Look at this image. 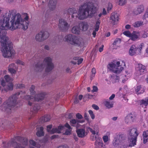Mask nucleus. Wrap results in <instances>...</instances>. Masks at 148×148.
<instances>
[{"instance_id": "1", "label": "nucleus", "mask_w": 148, "mask_h": 148, "mask_svg": "<svg viewBox=\"0 0 148 148\" xmlns=\"http://www.w3.org/2000/svg\"><path fill=\"white\" fill-rule=\"evenodd\" d=\"M13 11H9V12L6 14V16L8 17L5 16L4 18H6L9 19L7 25L9 27V28L7 29H2L0 28V37H6V33L5 31L3 30H7L10 29L13 30L18 28H20L19 26L20 25L22 26V28L24 30L27 29L28 27L29 24V16L27 14L26 16L23 19L21 18V15L19 13H18L14 16H13L12 18V20L10 21L11 24H9V21L11 15H13L12 14Z\"/></svg>"}, {"instance_id": "2", "label": "nucleus", "mask_w": 148, "mask_h": 148, "mask_svg": "<svg viewBox=\"0 0 148 148\" xmlns=\"http://www.w3.org/2000/svg\"><path fill=\"white\" fill-rule=\"evenodd\" d=\"M96 11V8L93 3L87 2L79 7L77 15H76L75 16H78L80 20H83L88 17L91 18L94 16Z\"/></svg>"}, {"instance_id": "3", "label": "nucleus", "mask_w": 148, "mask_h": 148, "mask_svg": "<svg viewBox=\"0 0 148 148\" xmlns=\"http://www.w3.org/2000/svg\"><path fill=\"white\" fill-rule=\"evenodd\" d=\"M0 43L1 46L4 47L2 53L4 58H8L14 56L15 52L13 49L12 43L9 38H0Z\"/></svg>"}, {"instance_id": "4", "label": "nucleus", "mask_w": 148, "mask_h": 148, "mask_svg": "<svg viewBox=\"0 0 148 148\" xmlns=\"http://www.w3.org/2000/svg\"><path fill=\"white\" fill-rule=\"evenodd\" d=\"M43 63L46 67L45 71L47 72H50L54 67L51 58L50 57H47L44 59L43 63L40 62L36 64L35 70L38 71H42L45 66Z\"/></svg>"}, {"instance_id": "5", "label": "nucleus", "mask_w": 148, "mask_h": 148, "mask_svg": "<svg viewBox=\"0 0 148 148\" xmlns=\"http://www.w3.org/2000/svg\"><path fill=\"white\" fill-rule=\"evenodd\" d=\"M19 95L20 93L18 92L11 96L8 99L7 105L5 106V111L8 114L11 113L12 107L14 106L16 104V100L17 99L16 96H18Z\"/></svg>"}, {"instance_id": "6", "label": "nucleus", "mask_w": 148, "mask_h": 148, "mask_svg": "<svg viewBox=\"0 0 148 148\" xmlns=\"http://www.w3.org/2000/svg\"><path fill=\"white\" fill-rule=\"evenodd\" d=\"M138 135L136 128H133L130 130L128 136V141L129 143V146L132 147L136 144L137 137Z\"/></svg>"}, {"instance_id": "7", "label": "nucleus", "mask_w": 148, "mask_h": 148, "mask_svg": "<svg viewBox=\"0 0 148 148\" xmlns=\"http://www.w3.org/2000/svg\"><path fill=\"white\" fill-rule=\"evenodd\" d=\"M120 62L119 61L117 62L116 63H112L108 66V69L111 70L116 73L119 74L123 69V68L120 65Z\"/></svg>"}, {"instance_id": "8", "label": "nucleus", "mask_w": 148, "mask_h": 148, "mask_svg": "<svg viewBox=\"0 0 148 148\" xmlns=\"http://www.w3.org/2000/svg\"><path fill=\"white\" fill-rule=\"evenodd\" d=\"M52 127V125H50L47 126V131L51 134H52L55 133H61L60 131L63 130L64 127L63 125H60L59 126L58 128H54L51 130Z\"/></svg>"}, {"instance_id": "9", "label": "nucleus", "mask_w": 148, "mask_h": 148, "mask_svg": "<svg viewBox=\"0 0 148 148\" xmlns=\"http://www.w3.org/2000/svg\"><path fill=\"white\" fill-rule=\"evenodd\" d=\"M70 26V25L64 20L61 19L59 20V27L60 29L63 31H67Z\"/></svg>"}, {"instance_id": "10", "label": "nucleus", "mask_w": 148, "mask_h": 148, "mask_svg": "<svg viewBox=\"0 0 148 148\" xmlns=\"http://www.w3.org/2000/svg\"><path fill=\"white\" fill-rule=\"evenodd\" d=\"M136 115L135 112H132L128 114L125 118V122L127 124L132 123L136 120Z\"/></svg>"}, {"instance_id": "11", "label": "nucleus", "mask_w": 148, "mask_h": 148, "mask_svg": "<svg viewBox=\"0 0 148 148\" xmlns=\"http://www.w3.org/2000/svg\"><path fill=\"white\" fill-rule=\"evenodd\" d=\"M119 19V15L115 12L112 13L110 17L111 22L114 25L117 23Z\"/></svg>"}, {"instance_id": "12", "label": "nucleus", "mask_w": 148, "mask_h": 148, "mask_svg": "<svg viewBox=\"0 0 148 148\" xmlns=\"http://www.w3.org/2000/svg\"><path fill=\"white\" fill-rule=\"evenodd\" d=\"M66 40L73 45H79L81 43L79 38H66Z\"/></svg>"}, {"instance_id": "13", "label": "nucleus", "mask_w": 148, "mask_h": 148, "mask_svg": "<svg viewBox=\"0 0 148 148\" xmlns=\"http://www.w3.org/2000/svg\"><path fill=\"white\" fill-rule=\"evenodd\" d=\"M93 138L92 140H96L95 143V148H101L102 147L103 143H102V140L101 138H97L95 135V137L93 136Z\"/></svg>"}, {"instance_id": "14", "label": "nucleus", "mask_w": 148, "mask_h": 148, "mask_svg": "<svg viewBox=\"0 0 148 148\" xmlns=\"http://www.w3.org/2000/svg\"><path fill=\"white\" fill-rule=\"evenodd\" d=\"M1 90L2 92L5 91L6 92L12 90L13 89V85L12 83H9L7 84H5V86L3 87Z\"/></svg>"}, {"instance_id": "15", "label": "nucleus", "mask_w": 148, "mask_h": 148, "mask_svg": "<svg viewBox=\"0 0 148 148\" xmlns=\"http://www.w3.org/2000/svg\"><path fill=\"white\" fill-rule=\"evenodd\" d=\"M76 132L77 136L80 138L84 137L87 134V132L84 129H78L76 130Z\"/></svg>"}, {"instance_id": "16", "label": "nucleus", "mask_w": 148, "mask_h": 148, "mask_svg": "<svg viewBox=\"0 0 148 148\" xmlns=\"http://www.w3.org/2000/svg\"><path fill=\"white\" fill-rule=\"evenodd\" d=\"M49 33L46 31L42 30L36 34V37H49Z\"/></svg>"}, {"instance_id": "17", "label": "nucleus", "mask_w": 148, "mask_h": 148, "mask_svg": "<svg viewBox=\"0 0 148 148\" xmlns=\"http://www.w3.org/2000/svg\"><path fill=\"white\" fill-rule=\"evenodd\" d=\"M17 139L20 140V142L23 145V146H22L21 144L17 143L18 145H19L20 147H24L25 148V146L27 145L28 140L27 139L23 138L19 136L17 137Z\"/></svg>"}, {"instance_id": "18", "label": "nucleus", "mask_w": 148, "mask_h": 148, "mask_svg": "<svg viewBox=\"0 0 148 148\" xmlns=\"http://www.w3.org/2000/svg\"><path fill=\"white\" fill-rule=\"evenodd\" d=\"M144 10V6L143 5L139 6L136 10H134L133 12L134 14L137 15L141 13Z\"/></svg>"}, {"instance_id": "19", "label": "nucleus", "mask_w": 148, "mask_h": 148, "mask_svg": "<svg viewBox=\"0 0 148 148\" xmlns=\"http://www.w3.org/2000/svg\"><path fill=\"white\" fill-rule=\"evenodd\" d=\"M43 127H38L36 128L37 132L36 133V135L38 137L44 136V133L43 131Z\"/></svg>"}, {"instance_id": "20", "label": "nucleus", "mask_w": 148, "mask_h": 148, "mask_svg": "<svg viewBox=\"0 0 148 148\" xmlns=\"http://www.w3.org/2000/svg\"><path fill=\"white\" fill-rule=\"evenodd\" d=\"M45 96V94L44 93H41L35 95L34 100L36 101H39L40 100L43 99Z\"/></svg>"}, {"instance_id": "21", "label": "nucleus", "mask_w": 148, "mask_h": 148, "mask_svg": "<svg viewBox=\"0 0 148 148\" xmlns=\"http://www.w3.org/2000/svg\"><path fill=\"white\" fill-rule=\"evenodd\" d=\"M138 73L140 75L143 74L145 69V67L141 64H138Z\"/></svg>"}, {"instance_id": "22", "label": "nucleus", "mask_w": 148, "mask_h": 148, "mask_svg": "<svg viewBox=\"0 0 148 148\" xmlns=\"http://www.w3.org/2000/svg\"><path fill=\"white\" fill-rule=\"evenodd\" d=\"M64 127H66L68 128L66 130L64 134L65 135H70L71 134V127L69 125L68 123H66L65 125L64 126H63ZM65 127L63 129H64Z\"/></svg>"}, {"instance_id": "23", "label": "nucleus", "mask_w": 148, "mask_h": 148, "mask_svg": "<svg viewBox=\"0 0 148 148\" xmlns=\"http://www.w3.org/2000/svg\"><path fill=\"white\" fill-rule=\"evenodd\" d=\"M57 2L56 1H53V0H50L49 2V7L50 9L53 10L56 7Z\"/></svg>"}, {"instance_id": "24", "label": "nucleus", "mask_w": 148, "mask_h": 148, "mask_svg": "<svg viewBox=\"0 0 148 148\" xmlns=\"http://www.w3.org/2000/svg\"><path fill=\"white\" fill-rule=\"evenodd\" d=\"M84 122L83 121H80L78 120H76L73 119H71L70 121V124L74 127L76 126L78 124V123H82Z\"/></svg>"}, {"instance_id": "25", "label": "nucleus", "mask_w": 148, "mask_h": 148, "mask_svg": "<svg viewBox=\"0 0 148 148\" xmlns=\"http://www.w3.org/2000/svg\"><path fill=\"white\" fill-rule=\"evenodd\" d=\"M143 142L144 144L148 142V130L143 132Z\"/></svg>"}, {"instance_id": "26", "label": "nucleus", "mask_w": 148, "mask_h": 148, "mask_svg": "<svg viewBox=\"0 0 148 148\" xmlns=\"http://www.w3.org/2000/svg\"><path fill=\"white\" fill-rule=\"evenodd\" d=\"M137 50V48L135 45H132L131 47L129 50V54L131 56H133L136 53V51Z\"/></svg>"}, {"instance_id": "27", "label": "nucleus", "mask_w": 148, "mask_h": 148, "mask_svg": "<svg viewBox=\"0 0 148 148\" xmlns=\"http://www.w3.org/2000/svg\"><path fill=\"white\" fill-rule=\"evenodd\" d=\"M51 119L50 115H46L42 117L40 119L41 121V123L44 122H47L50 120Z\"/></svg>"}, {"instance_id": "28", "label": "nucleus", "mask_w": 148, "mask_h": 148, "mask_svg": "<svg viewBox=\"0 0 148 148\" xmlns=\"http://www.w3.org/2000/svg\"><path fill=\"white\" fill-rule=\"evenodd\" d=\"M135 91L137 94H139L143 93L144 90L143 88L140 86L136 88Z\"/></svg>"}, {"instance_id": "29", "label": "nucleus", "mask_w": 148, "mask_h": 148, "mask_svg": "<svg viewBox=\"0 0 148 148\" xmlns=\"http://www.w3.org/2000/svg\"><path fill=\"white\" fill-rule=\"evenodd\" d=\"M68 12L70 14H72V17L73 18L75 17V14L77 12V11L75 8H70L68 10Z\"/></svg>"}, {"instance_id": "30", "label": "nucleus", "mask_w": 148, "mask_h": 148, "mask_svg": "<svg viewBox=\"0 0 148 148\" xmlns=\"http://www.w3.org/2000/svg\"><path fill=\"white\" fill-rule=\"evenodd\" d=\"M71 31L73 33L75 34H80V29L77 26H74L73 27Z\"/></svg>"}, {"instance_id": "31", "label": "nucleus", "mask_w": 148, "mask_h": 148, "mask_svg": "<svg viewBox=\"0 0 148 148\" xmlns=\"http://www.w3.org/2000/svg\"><path fill=\"white\" fill-rule=\"evenodd\" d=\"M0 122H1V123L2 125V127H3L6 126H7L9 124V122L5 119H0Z\"/></svg>"}, {"instance_id": "32", "label": "nucleus", "mask_w": 148, "mask_h": 148, "mask_svg": "<svg viewBox=\"0 0 148 148\" xmlns=\"http://www.w3.org/2000/svg\"><path fill=\"white\" fill-rule=\"evenodd\" d=\"M11 143L15 148H24V147H20L19 145H18L17 143L16 142L15 140H12Z\"/></svg>"}, {"instance_id": "33", "label": "nucleus", "mask_w": 148, "mask_h": 148, "mask_svg": "<svg viewBox=\"0 0 148 148\" xmlns=\"http://www.w3.org/2000/svg\"><path fill=\"white\" fill-rule=\"evenodd\" d=\"M82 28L83 31H85L88 28V25L86 23H82L81 24Z\"/></svg>"}, {"instance_id": "34", "label": "nucleus", "mask_w": 148, "mask_h": 148, "mask_svg": "<svg viewBox=\"0 0 148 148\" xmlns=\"http://www.w3.org/2000/svg\"><path fill=\"white\" fill-rule=\"evenodd\" d=\"M100 24L99 22V18L97 19V20L96 24L94 27V29L96 31H98L99 29V26Z\"/></svg>"}, {"instance_id": "35", "label": "nucleus", "mask_w": 148, "mask_h": 148, "mask_svg": "<svg viewBox=\"0 0 148 148\" xmlns=\"http://www.w3.org/2000/svg\"><path fill=\"white\" fill-rule=\"evenodd\" d=\"M143 22L142 21H138L135 22L133 25L134 27H137L143 25Z\"/></svg>"}, {"instance_id": "36", "label": "nucleus", "mask_w": 148, "mask_h": 148, "mask_svg": "<svg viewBox=\"0 0 148 148\" xmlns=\"http://www.w3.org/2000/svg\"><path fill=\"white\" fill-rule=\"evenodd\" d=\"M104 104L106 107L108 108H111L113 107V104L110 103L109 101H106L104 102Z\"/></svg>"}, {"instance_id": "37", "label": "nucleus", "mask_w": 148, "mask_h": 148, "mask_svg": "<svg viewBox=\"0 0 148 148\" xmlns=\"http://www.w3.org/2000/svg\"><path fill=\"white\" fill-rule=\"evenodd\" d=\"M140 105L146 106L148 105L147 99H142L140 101Z\"/></svg>"}, {"instance_id": "38", "label": "nucleus", "mask_w": 148, "mask_h": 148, "mask_svg": "<svg viewBox=\"0 0 148 148\" xmlns=\"http://www.w3.org/2000/svg\"><path fill=\"white\" fill-rule=\"evenodd\" d=\"M140 35V32L138 31H133L132 33V36L133 37H138Z\"/></svg>"}, {"instance_id": "39", "label": "nucleus", "mask_w": 148, "mask_h": 148, "mask_svg": "<svg viewBox=\"0 0 148 148\" xmlns=\"http://www.w3.org/2000/svg\"><path fill=\"white\" fill-rule=\"evenodd\" d=\"M121 39L120 38H117L114 40L112 44L113 45L115 46H118L121 42Z\"/></svg>"}, {"instance_id": "40", "label": "nucleus", "mask_w": 148, "mask_h": 148, "mask_svg": "<svg viewBox=\"0 0 148 148\" xmlns=\"http://www.w3.org/2000/svg\"><path fill=\"white\" fill-rule=\"evenodd\" d=\"M4 79L7 82H10L12 81L13 79L8 75H6L4 76Z\"/></svg>"}, {"instance_id": "41", "label": "nucleus", "mask_w": 148, "mask_h": 148, "mask_svg": "<svg viewBox=\"0 0 148 148\" xmlns=\"http://www.w3.org/2000/svg\"><path fill=\"white\" fill-rule=\"evenodd\" d=\"M40 107L38 104H35L33 108V110L34 112H36L39 110L40 109Z\"/></svg>"}, {"instance_id": "42", "label": "nucleus", "mask_w": 148, "mask_h": 148, "mask_svg": "<svg viewBox=\"0 0 148 148\" xmlns=\"http://www.w3.org/2000/svg\"><path fill=\"white\" fill-rule=\"evenodd\" d=\"M35 89V86L33 85H32L29 89V90L30 92V93L31 95H34V94H35L36 92L34 90Z\"/></svg>"}, {"instance_id": "43", "label": "nucleus", "mask_w": 148, "mask_h": 148, "mask_svg": "<svg viewBox=\"0 0 148 148\" xmlns=\"http://www.w3.org/2000/svg\"><path fill=\"white\" fill-rule=\"evenodd\" d=\"M123 33L127 37H132V33H130L129 31H125L123 32Z\"/></svg>"}, {"instance_id": "44", "label": "nucleus", "mask_w": 148, "mask_h": 148, "mask_svg": "<svg viewBox=\"0 0 148 148\" xmlns=\"http://www.w3.org/2000/svg\"><path fill=\"white\" fill-rule=\"evenodd\" d=\"M119 140H117L116 139L115 140L114 142L113 143V145L115 147H117L118 146H119L120 145H121V143H119Z\"/></svg>"}, {"instance_id": "45", "label": "nucleus", "mask_w": 148, "mask_h": 148, "mask_svg": "<svg viewBox=\"0 0 148 148\" xmlns=\"http://www.w3.org/2000/svg\"><path fill=\"white\" fill-rule=\"evenodd\" d=\"M126 2L125 0H119V4L120 5H123Z\"/></svg>"}, {"instance_id": "46", "label": "nucleus", "mask_w": 148, "mask_h": 148, "mask_svg": "<svg viewBox=\"0 0 148 148\" xmlns=\"http://www.w3.org/2000/svg\"><path fill=\"white\" fill-rule=\"evenodd\" d=\"M74 59L75 60H78L77 64L78 65H79L82 62V61H83V59H82V58H81L80 59H78V58L75 57L74 58Z\"/></svg>"}, {"instance_id": "47", "label": "nucleus", "mask_w": 148, "mask_h": 148, "mask_svg": "<svg viewBox=\"0 0 148 148\" xmlns=\"http://www.w3.org/2000/svg\"><path fill=\"white\" fill-rule=\"evenodd\" d=\"M9 71L11 74H15L16 72V71L13 68H10L8 69Z\"/></svg>"}, {"instance_id": "48", "label": "nucleus", "mask_w": 148, "mask_h": 148, "mask_svg": "<svg viewBox=\"0 0 148 148\" xmlns=\"http://www.w3.org/2000/svg\"><path fill=\"white\" fill-rule=\"evenodd\" d=\"M88 112L92 119L95 118V115L93 114V112L92 110H90L88 111Z\"/></svg>"}, {"instance_id": "49", "label": "nucleus", "mask_w": 148, "mask_h": 148, "mask_svg": "<svg viewBox=\"0 0 148 148\" xmlns=\"http://www.w3.org/2000/svg\"><path fill=\"white\" fill-rule=\"evenodd\" d=\"M5 81V79L3 78H1L0 79L1 84L3 87L5 86V84H6Z\"/></svg>"}, {"instance_id": "50", "label": "nucleus", "mask_w": 148, "mask_h": 148, "mask_svg": "<svg viewBox=\"0 0 148 148\" xmlns=\"http://www.w3.org/2000/svg\"><path fill=\"white\" fill-rule=\"evenodd\" d=\"M112 5L111 3H109L107 7V11H109L112 9Z\"/></svg>"}, {"instance_id": "51", "label": "nucleus", "mask_w": 148, "mask_h": 148, "mask_svg": "<svg viewBox=\"0 0 148 148\" xmlns=\"http://www.w3.org/2000/svg\"><path fill=\"white\" fill-rule=\"evenodd\" d=\"M103 139L104 142L106 143L108 140V137L107 136H104L103 137Z\"/></svg>"}, {"instance_id": "52", "label": "nucleus", "mask_w": 148, "mask_h": 148, "mask_svg": "<svg viewBox=\"0 0 148 148\" xmlns=\"http://www.w3.org/2000/svg\"><path fill=\"white\" fill-rule=\"evenodd\" d=\"M25 98L27 100H33L34 97L32 96L27 95L25 97Z\"/></svg>"}, {"instance_id": "53", "label": "nucleus", "mask_w": 148, "mask_h": 148, "mask_svg": "<svg viewBox=\"0 0 148 148\" xmlns=\"http://www.w3.org/2000/svg\"><path fill=\"white\" fill-rule=\"evenodd\" d=\"M144 45V43H141L140 45H139L138 47H136L137 50L139 49V51H140L142 49V48L143 46Z\"/></svg>"}, {"instance_id": "54", "label": "nucleus", "mask_w": 148, "mask_h": 148, "mask_svg": "<svg viewBox=\"0 0 148 148\" xmlns=\"http://www.w3.org/2000/svg\"><path fill=\"white\" fill-rule=\"evenodd\" d=\"M43 38H36V41L38 42H42L45 40L46 39Z\"/></svg>"}, {"instance_id": "55", "label": "nucleus", "mask_w": 148, "mask_h": 148, "mask_svg": "<svg viewBox=\"0 0 148 148\" xmlns=\"http://www.w3.org/2000/svg\"><path fill=\"white\" fill-rule=\"evenodd\" d=\"M92 108L96 110H98L99 109V107L95 104H92Z\"/></svg>"}, {"instance_id": "56", "label": "nucleus", "mask_w": 148, "mask_h": 148, "mask_svg": "<svg viewBox=\"0 0 148 148\" xmlns=\"http://www.w3.org/2000/svg\"><path fill=\"white\" fill-rule=\"evenodd\" d=\"M89 94H86L83 97V99L84 100H86L88 99H89Z\"/></svg>"}, {"instance_id": "57", "label": "nucleus", "mask_w": 148, "mask_h": 148, "mask_svg": "<svg viewBox=\"0 0 148 148\" xmlns=\"http://www.w3.org/2000/svg\"><path fill=\"white\" fill-rule=\"evenodd\" d=\"M76 116L77 118L79 119H82L83 118L82 116L79 113L77 114Z\"/></svg>"}, {"instance_id": "58", "label": "nucleus", "mask_w": 148, "mask_h": 148, "mask_svg": "<svg viewBox=\"0 0 148 148\" xmlns=\"http://www.w3.org/2000/svg\"><path fill=\"white\" fill-rule=\"evenodd\" d=\"M98 90V89L97 86H93V89L92 90V91L93 92H97Z\"/></svg>"}, {"instance_id": "59", "label": "nucleus", "mask_w": 148, "mask_h": 148, "mask_svg": "<svg viewBox=\"0 0 148 148\" xmlns=\"http://www.w3.org/2000/svg\"><path fill=\"white\" fill-rule=\"evenodd\" d=\"M103 40L102 38H99L97 42V44L96 46L99 45L101 43L103 42Z\"/></svg>"}, {"instance_id": "60", "label": "nucleus", "mask_w": 148, "mask_h": 148, "mask_svg": "<svg viewBox=\"0 0 148 148\" xmlns=\"http://www.w3.org/2000/svg\"><path fill=\"white\" fill-rule=\"evenodd\" d=\"M87 128L93 135H95L96 134L95 131L93 130L90 127H88Z\"/></svg>"}, {"instance_id": "61", "label": "nucleus", "mask_w": 148, "mask_h": 148, "mask_svg": "<svg viewBox=\"0 0 148 148\" xmlns=\"http://www.w3.org/2000/svg\"><path fill=\"white\" fill-rule=\"evenodd\" d=\"M29 143L33 146H35L36 145V143L33 140H30L29 141Z\"/></svg>"}, {"instance_id": "62", "label": "nucleus", "mask_w": 148, "mask_h": 148, "mask_svg": "<svg viewBox=\"0 0 148 148\" xmlns=\"http://www.w3.org/2000/svg\"><path fill=\"white\" fill-rule=\"evenodd\" d=\"M137 38H130L128 42H129L131 43L132 42L131 41L136 40L137 39Z\"/></svg>"}, {"instance_id": "63", "label": "nucleus", "mask_w": 148, "mask_h": 148, "mask_svg": "<svg viewBox=\"0 0 148 148\" xmlns=\"http://www.w3.org/2000/svg\"><path fill=\"white\" fill-rule=\"evenodd\" d=\"M128 146H129V145H122L121 144V145H120L119 147V148H127V147Z\"/></svg>"}, {"instance_id": "64", "label": "nucleus", "mask_w": 148, "mask_h": 148, "mask_svg": "<svg viewBox=\"0 0 148 148\" xmlns=\"http://www.w3.org/2000/svg\"><path fill=\"white\" fill-rule=\"evenodd\" d=\"M58 148H69V147L66 145L60 146Z\"/></svg>"}]
</instances>
